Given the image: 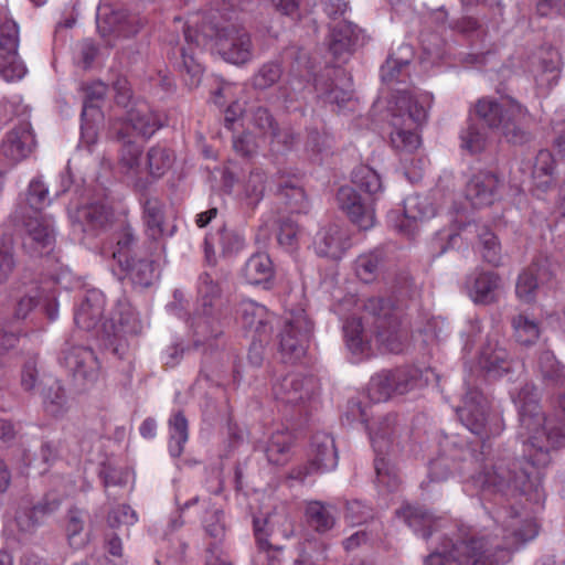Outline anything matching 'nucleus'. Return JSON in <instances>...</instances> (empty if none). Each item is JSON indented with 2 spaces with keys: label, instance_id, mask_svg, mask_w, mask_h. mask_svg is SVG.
Listing matches in <instances>:
<instances>
[{
  "label": "nucleus",
  "instance_id": "nucleus-1",
  "mask_svg": "<svg viewBox=\"0 0 565 565\" xmlns=\"http://www.w3.org/2000/svg\"><path fill=\"white\" fill-rule=\"evenodd\" d=\"M511 395L519 408L518 438L524 447L523 459L490 454L486 439L500 435L503 423L498 415L489 413V402L479 390L468 387L457 409L460 422L482 440L478 471L472 476L475 484L483 492L505 498L537 492L540 468L550 462L551 450L565 444V434L553 427L541 412L534 384L525 383Z\"/></svg>",
  "mask_w": 565,
  "mask_h": 565
},
{
  "label": "nucleus",
  "instance_id": "nucleus-2",
  "mask_svg": "<svg viewBox=\"0 0 565 565\" xmlns=\"http://www.w3.org/2000/svg\"><path fill=\"white\" fill-rule=\"evenodd\" d=\"M500 532L493 536L444 537L424 559V565H501L510 561L513 551L537 535V525L527 514L513 507L495 511Z\"/></svg>",
  "mask_w": 565,
  "mask_h": 565
},
{
  "label": "nucleus",
  "instance_id": "nucleus-3",
  "mask_svg": "<svg viewBox=\"0 0 565 565\" xmlns=\"http://www.w3.org/2000/svg\"><path fill=\"white\" fill-rule=\"evenodd\" d=\"M196 289V306L188 320V326L192 332L193 348H202L204 354L201 375L209 380V374H205L209 364L207 352L213 353L218 349L216 341L223 335L226 300L221 284L209 273L200 275Z\"/></svg>",
  "mask_w": 565,
  "mask_h": 565
},
{
  "label": "nucleus",
  "instance_id": "nucleus-4",
  "mask_svg": "<svg viewBox=\"0 0 565 565\" xmlns=\"http://www.w3.org/2000/svg\"><path fill=\"white\" fill-rule=\"evenodd\" d=\"M355 186H341L337 193L340 209L360 230L367 231L375 225V202L383 194L380 174L369 166H359L352 172Z\"/></svg>",
  "mask_w": 565,
  "mask_h": 565
},
{
  "label": "nucleus",
  "instance_id": "nucleus-5",
  "mask_svg": "<svg viewBox=\"0 0 565 565\" xmlns=\"http://www.w3.org/2000/svg\"><path fill=\"white\" fill-rule=\"evenodd\" d=\"M433 102L429 93L397 92L392 107L391 141L394 148L412 152L420 145L416 128L426 122Z\"/></svg>",
  "mask_w": 565,
  "mask_h": 565
},
{
  "label": "nucleus",
  "instance_id": "nucleus-6",
  "mask_svg": "<svg viewBox=\"0 0 565 565\" xmlns=\"http://www.w3.org/2000/svg\"><path fill=\"white\" fill-rule=\"evenodd\" d=\"M476 111L489 128L500 131L510 143L524 145L532 138L525 127L529 110L511 96L481 98Z\"/></svg>",
  "mask_w": 565,
  "mask_h": 565
},
{
  "label": "nucleus",
  "instance_id": "nucleus-7",
  "mask_svg": "<svg viewBox=\"0 0 565 565\" xmlns=\"http://www.w3.org/2000/svg\"><path fill=\"white\" fill-rule=\"evenodd\" d=\"M104 308V294L98 289H89L75 311L74 322L79 329L102 332L107 339V345L111 352L120 356L124 353L122 333H137L138 326L135 322L130 324L128 320H125L122 312L118 319L114 318L110 322L103 321Z\"/></svg>",
  "mask_w": 565,
  "mask_h": 565
},
{
  "label": "nucleus",
  "instance_id": "nucleus-8",
  "mask_svg": "<svg viewBox=\"0 0 565 565\" xmlns=\"http://www.w3.org/2000/svg\"><path fill=\"white\" fill-rule=\"evenodd\" d=\"M364 311V319L380 345L391 353L402 352L406 340L402 310L391 299L372 297L365 301Z\"/></svg>",
  "mask_w": 565,
  "mask_h": 565
},
{
  "label": "nucleus",
  "instance_id": "nucleus-9",
  "mask_svg": "<svg viewBox=\"0 0 565 565\" xmlns=\"http://www.w3.org/2000/svg\"><path fill=\"white\" fill-rule=\"evenodd\" d=\"M401 426L395 415H386L377 426L371 430L370 438L375 454L374 469L380 484L390 489L397 484V476L390 463L387 456L399 445Z\"/></svg>",
  "mask_w": 565,
  "mask_h": 565
},
{
  "label": "nucleus",
  "instance_id": "nucleus-10",
  "mask_svg": "<svg viewBox=\"0 0 565 565\" xmlns=\"http://www.w3.org/2000/svg\"><path fill=\"white\" fill-rule=\"evenodd\" d=\"M318 391V380L300 373L287 374L273 385V394L278 402L299 408V412L303 413H308L316 402Z\"/></svg>",
  "mask_w": 565,
  "mask_h": 565
},
{
  "label": "nucleus",
  "instance_id": "nucleus-11",
  "mask_svg": "<svg viewBox=\"0 0 565 565\" xmlns=\"http://www.w3.org/2000/svg\"><path fill=\"white\" fill-rule=\"evenodd\" d=\"M311 331L312 323L305 310L299 309L286 316L278 335L279 351L285 362H295L305 355Z\"/></svg>",
  "mask_w": 565,
  "mask_h": 565
},
{
  "label": "nucleus",
  "instance_id": "nucleus-12",
  "mask_svg": "<svg viewBox=\"0 0 565 565\" xmlns=\"http://www.w3.org/2000/svg\"><path fill=\"white\" fill-rule=\"evenodd\" d=\"M19 28L12 19L0 24V76L6 82L22 79L28 70L18 54Z\"/></svg>",
  "mask_w": 565,
  "mask_h": 565
},
{
  "label": "nucleus",
  "instance_id": "nucleus-13",
  "mask_svg": "<svg viewBox=\"0 0 565 565\" xmlns=\"http://www.w3.org/2000/svg\"><path fill=\"white\" fill-rule=\"evenodd\" d=\"M417 382V371L396 369L383 371L374 375L367 386V397L373 403L387 401L393 394H405L412 391Z\"/></svg>",
  "mask_w": 565,
  "mask_h": 565
},
{
  "label": "nucleus",
  "instance_id": "nucleus-14",
  "mask_svg": "<svg viewBox=\"0 0 565 565\" xmlns=\"http://www.w3.org/2000/svg\"><path fill=\"white\" fill-rule=\"evenodd\" d=\"M23 222L22 248L31 257H41L53 250L55 233L47 215L19 217Z\"/></svg>",
  "mask_w": 565,
  "mask_h": 565
},
{
  "label": "nucleus",
  "instance_id": "nucleus-15",
  "mask_svg": "<svg viewBox=\"0 0 565 565\" xmlns=\"http://www.w3.org/2000/svg\"><path fill=\"white\" fill-rule=\"evenodd\" d=\"M215 43L222 57L233 64H244L252 60L253 44L243 28L230 24L216 31Z\"/></svg>",
  "mask_w": 565,
  "mask_h": 565
},
{
  "label": "nucleus",
  "instance_id": "nucleus-16",
  "mask_svg": "<svg viewBox=\"0 0 565 565\" xmlns=\"http://www.w3.org/2000/svg\"><path fill=\"white\" fill-rule=\"evenodd\" d=\"M436 214L428 198L411 195L404 200L403 210L391 211L387 215L390 224L399 233L411 236L415 233L417 222L428 220Z\"/></svg>",
  "mask_w": 565,
  "mask_h": 565
},
{
  "label": "nucleus",
  "instance_id": "nucleus-17",
  "mask_svg": "<svg viewBox=\"0 0 565 565\" xmlns=\"http://www.w3.org/2000/svg\"><path fill=\"white\" fill-rule=\"evenodd\" d=\"M351 79L344 70L339 67L327 68L315 79V89L318 97L326 104L341 108L351 100Z\"/></svg>",
  "mask_w": 565,
  "mask_h": 565
},
{
  "label": "nucleus",
  "instance_id": "nucleus-18",
  "mask_svg": "<svg viewBox=\"0 0 565 565\" xmlns=\"http://www.w3.org/2000/svg\"><path fill=\"white\" fill-rule=\"evenodd\" d=\"M311 462L294 469L290 478L303 481L306 477L316 471H329L338 465V454L334 447V440L324 433H318L311 441Z\"/></svg>",
  "mask_w": 565,
  "mask_h": 565
},
{
  "label": "nucleus",
  "instance_id": "nucleus-19",
  "mask_svg": "<svg viewBox=\"0 0 565 565\" xmlns=\"http://www.w3.org/2000/svg\"><path fill=\"white\" fill-rule=\"evenodd\" d=\"M96 23L103 38L110 35L130 38L141 28V21L136 14L124 10H114L109 6L98 8Z\"/></svg>",
  "mask_w": 565,
  "mask_h": 565
},
{
  "label": "nucleus",
  "instance_id": "nucleus-20",
  "mask_svg": "<svg viewBox=\"0 0 565 565\" xmlns=\"http://www.w3.org/2000/svg\"><path fill=\"white\" fill-rule=\"evenodd\" d=\"M75 380L94 382L98 376L99 362L92 349L83 345H68L60 358Z\"/></svg>",
  "mask_w": 565,
  "mask_h": 565
},
{
  "label": "nucleus",
  "instance_id": "nucleus-21",
  "mask_svg": "<svg viewBox=\"0 0 565 565\" xmlns=\"http://www.w3.org/2000/svg\"><path fill=\"white\" fill-rule=\"evenodd\" d=\"M35 147V138L28 120L12 127L3 138L0 154L12 163L25 159Z\"/></svg>",
  "mask_w": 565,
  "mask_h": 565
},
{
  "label": "nucleus",
  "instance_id": "nucleus-22",
  "mask_svg": "<svg viewBox=\"0 0 565 565\" xmlns=\"http://www.w3.org/2000/svg\"><path fill=\"white\" fill-rule=\"evenodd\" d=\"M561 56L555 49H540L530 60L529 72L536 86L550 89L559 78Z\"/></svg>",
  "mask_w": 565,
  "mask_h": 565
},
{
  "label": "nucleus",
  "instance_id": "nucleus-23",
  "mask_svg": "<svg viewBox=\"0 0 565 565\" xmlns=\"http://www.w3.org/2000/svg\"><path fill=\"white\" fill-rule=\"evenodd\" d=\"M361 30L349 21L334 24L330 31L328 47L339 63L347 62L359 45Z\"/></svg>",
  "mask_w": 565,
  "mask_h": 565
},
{
  "label": "nucleus",
  "instance_id": "nucleus-24",
  "mask_svg": "<svg viewBox=\"0 0 565 565\" xmlns=\"http://www.w3.org/2000/svg\"><path fill=\"white\" fill-rule=\"evenodd\" d=\"M512 359L504 343L497 337H489L479 354V366L490 376L500 377L512 369Z\"/></svg>",
  "mask_w": 565,
  "mask_h": 565
},
{
  "label": "nucleus",
  "instance_id": "nucleus-25",
  "mask_svg": "<svg viewBox=\"0 0 565 565\" xmlns=\"http://www.w3.org/2000/svg\"><path fill=\"white\" fill-rule=\"evenodd\" d=\"M313 247L321 257L340 259L350 247L349 235L340 225H328L316 234Z\"/></svg>",
  "mask_w": 565,
  "mask_h": 565
},
{
  "label": "nucleus",
  "instance_id": "nucleus-26",
  "mask_svg": "<svg viewBox=\"0 0 565 565\" xmlns=\"http://www.w3.org/2000/svg\"><path fill=\"white\" fill-rule=\"evenodd\" d=\"M124 131L131 128L138 135L150 138L161 126L158 116L145 100H137L126 110L122 118Z\"/></svg>",
  "mask_w": 565,
  "mask_h": 565
},
{
  "label": "nucleus",
  "instance_id": "nucleus-27",
  "mask_svg": "<svg viewBox=\"0 0 565 565\" xmlns=\"http://www.w3.org/2000/svg\"><path fill=\"white\" fill-rule=\"evenodd\" d=\"M499 180L495 174L480 171L471 177L465 190L466 199L473 207L492 204L497 198Z\"/></svg>",
  "mask_w": 565,
  "mask_h": 565
},
{
  "label": "nucleus",
  "instance_id": "nucleus-28",
  "mask_svg": "<svg viewBox=\"0 0 565 565\" xmlns=\"http://www.w3.org/2000/svg\"><path fill=\"white\" fill-rule=\"evenodd\" d=\"M520 169L523 173L530 172L534 188L543 193L555 182V160L548 150H540L534 160L523 161Z\"/></svg>",
  "mask_w": 565,
  "mask_h": 565
},
{
  "label": "nucleus",
  "instance_id": "nucleus-29",
  "mask_svg": "<svg viewBox=\"0 0 565 565\" xmlns=\"http://www.w3.org/2000/svg\"><path fill=\"white\" fill-rule=\"evenodd\" d=\"M142 206L146 232L151 239L157 241L173 235L175 225L166 218L164 205L160 200L157 198H146Z\"/></svg>",
  "mask_w": 565,
  "mask_h": 565
},
{
  "label": "nucleus",
  "instance_id": "nucleus-30",
  "mask_svg": "<svg viewBox=\"0 0 565 565\" xmlns=\"http://www.w3.org/2000/svg\"><path fill=\"white\" fill-rule=\"evenodd\" d=\"M396 515L425 540L429 539L440 527L441 519L435 518L417 505L405 504L396 510Z\"/></svg>",
  "mask_w": 565,
  "mask_h": 565
},
{
  "label": "nucleus",
  "instance_id": "nucleus-31",
  "mask_svg": "<svg viewBox=\"0 0 565 565\" xmlns=\"http://www.w3.org/2000/svg\"><path fill=\"white\" fill-rule=\"evenodd\" d=\"M200 502L202 503L201 507L204 510L202 523L205 532L217 543H221L224 540L226 532L224 513L220 508L211 504L210 498L201 500L199 497H194L181 505L180 511L184 512L186 509L196 505Z\"/></svg>",
  "mask_w": 565,
  "mask_h": 565
},
{
  "label": "nucleus",
  "instance_id": "nucleus-32",
  "mask_svg": "<svg viewBox=\"0 0 565 565\" xmlns=\"http://www.w3.org/2000/svg\"><path fill=\"white\" fill-rule=\"evenodd\" d=\"M458 235H463L465 239H470L476 235L481 244V254L483 259L491 265H499L501 260V248L497 236L486 226L476 222L467 223Z\"/></svg>",
  "mask_w": 565,
  "mask_h": 565
},
{
  "label": "nucleus",
  "instance_id": "nucleus-33",
  "mask_svg": "<svg viewBox=\"0 0 565 565\" xmlns=\"http://www.w3.org/2000/svg\"><path fill=\"white\" fill-rule=\"evenodd\" d=\"M467 288L473 302L488 305L497 298L500 277L493 271H480L468 279Z\"/></svg>",
  "mask_w": 565,
  "mask_h": 565
},
{
  "label": "nucleus",
  "instance_id": "nucleus-34",
  "mask_svg": "<svg viewBox=\"0 0 565 565\" xmlns=\"http://www.w3.org/2000/svg\"><path fill=\"white\" fill-rule=\"evenodd\" d=\"M50 203L49 188L41 178H34L29 183L24 202L20 203L15 210V217L41 215L40 212Z\"/></svg>",
  "mask_w": 565,
  "mask_h": 565
},
{
  "label": "nucleus",
  "instance_id": "nucleus-35",
  "mask_svg": "<svg viewBox=\"0 0 565 565\" xmlns=\"http://www.w3.org/2000/svg\"><path fill=\"white\" fill-rule=\"evenodd\" d=\"M238 313L244 327L254 330L258 337H263L270 331L268 327L270 316L263 305L250 299L243 300L238 306Z\"/></svg>",
  "mask_w": 565,
  "mask_h": 565
},
{
  "label": "nucleus",
  "instance_id": "nucleus-36",
  "mask_svg": "<svg viewBox=\"0 0 565 565\" xmlns=\"http://www.w3.org/2000/svg\"><path fill=\"white\" fill-rule=\"evenodd\" d=\"M275 274L274 264L270 257L265 253L252 255L243 268V276L250 285H267Z\"/></svg>",
  "mask_w": 565,
  "mask_h": 565
},
{
  "label": "nucleus",
  "instance_id": "nucleus-37",
  "mask_svg": "<svg viewBox=\"0 0 565 565\" xmlns=\"http://www.w3.org/2000/svg\"><path fill=\"white\" fill-rule=\"evenodd\" d=\"M216 245L220 247L223 256H231L243 249L245 238L238 231L222 226L215 234H211L205 238L206 253Z\"/></svg>",
  "mask_w": 565,
  "mask_h": 565
},
{
  "label": "nucleus",
  "instance_id": "nucleus-38",
  "mask_svg": "<svg viewBox=\"0 0 565 565\" xmlns=\"http://www.w3.org/2000/svg\"><path fill=\"white\" fill-rule=\"evenodd\" d=\"M119 266L136 286L149 287L156 279L153 263L146 258H119Z\"/></svg>",
  "mask_w": 565,
  "mask_h": 565
},
{
  "label": "nucleus",
  "instance_id": "nucleus-39",
  "mask_svg": "<svg viewBox=\"0 0 565 565\" xmlns=\"http://www.w3.org/2000/svg\"><path fill=\"white\" fill-rule=\"evenodd\" d=\"M308 524L318 533L330 531L337 521L335 508L321 501H311L306 507Z\"/></svg>",
  "mask_w": 565,
  "mask_h": 565
},
{
  "label": "nucleus",
  "instance_id": "nucleus-40",
  "mask_svg": "<svg viewBox=\"0 0 565 565\" xmlns=\"http://www.w3.org/2000/svg\"><path fill=\"white\" fill-rule=\"evenodd\" d=\"M384 265V253L381 249H374L369 253L361 254L355 259L354 270L361 281L369 284L380 277Z\"/></svg>",
  "mask_w": 565,
  "mask_h": 565
},
{
  "label": "nucleus",
  "instance_id": "nucleus-41",
  "mask_svg": "<svg viewBox=\"0 0 565 565\" xmlns=\"http://www.w3.org/2000/svg\"><path fill=\"white\" fill-rule=\"evenodd\" d=\"M20 284L25 287V291L15 305L14 317L25 319L40 302V285L29 270L22 273Z\"/></svg>",
  "mask_w": 565,
  "mask_h": 565
},
{
  "label": "nucleus",
  "instance_id": "nucleus-42",
  "mask_svg": "<svg viewBox=\"0 0 565 565\" xmlns=\"http://www.w3.org/2000/svg\"><path fill=\"white\" fill-rule=\"evenodd\" d=\"M277 196L291 213L306 212L308 207L305 191L292 180L280 178L277 181Z\"/></svg>",
  "mask_w": 565,
  "mask_h": 565
},
{
  "label": "nucleus",
  "instance_id": "nucleus-43",
  "mask_svg": "<svg viewBox=\"0 0 565 565\" xmlns=\"http://www.w3.org/2000/svg\"><path fill=\"white\" fill-rule=\"evenodd\" d=\"M58 503L56 498L45 499L39 502L29 511H24L17 516V524L22 532H32L42 522L43 518L53 513Z\"/></svg>",
  "mask_w": 565,
  "mask_h": 565
},
{
  "label": "nucleus",
  "instance_id": "nucleus-44",
  "mask_svg": "<svg viewBox=\"0 0 565 565\" xmlns=\"http://www.w3.org/2000/svg\"><path fill=\"white\" fill-rule=\"evenodd\" d=\"M43 406L53 417L63 416L68 411V399L60 381L53 380L42 393Z\"/></svg>",
  "mask_w": 565,
  "mask_h": 565
},
{
  "label": "nucleus",
  "instance_id": "nucleus-45",
  "mask_svg": "<svg viewBox=\"0 0 565 565\" xmlns=\"http://www.w3.org/2000/svg\"><path fill=\"white\" fill-rule=\"evenodd\" d=\"M493 15L490 21H487L486 13L480 14L479 18L466 15L457 20L452 28L470 38L484 39L490 30H495L499 24L493 26Z\"/></svg>",
  "mask_w": 565,
  "mask_h": 565
},
{
  "label": "nucleus",
  "instance_id": "nucleus-46",
  "mask_svg": "<svg viewBox=\"0 0 565 565\" xmlns=\"http://www.w3.org/2000/svg\"><path fill=\"white\" fill-rule=\"evenodd\" d=\"M78 218L83 222L84 231H97L109 223L111 212L103 203H92L78 211Z\"/></svg>",
  "mask_w": 565,
  "mask_h": 565
},
{
  "label": "nucleus",
  "instance_id": "nucleus-47",
  "mask_svg": "<svg viewBox=\"0 0 565 565\" xmlns=\"http://www.w3.org/2000/svg\"><path fill=\"white\" fill-rule=\"evenodd\" d=\"M511 324L515 341L522 345H532L540 338L541 329L537 321L526 315L519 313L514 316Z\"/></svg>",
  "mask_w": 565,
  "mask_h": 565
},
{
  "label": "nucleus",
  "instance_id": "nucleus-48",
  "mask_svg": "<svg viewBox=\"0 0 565 565\" xmlns=\"http://www.w3.org/2000/svg\"><path fill=\"white\" fill-rule=\"evenodd\" d=\"M543 275L545 273H542L536 266L523 270L515 286L518 298L524 302H532L536 297V290L540 281L543 280Z\"/></svg>",
  "mask_w": 565,
  "mask_h": 565
},
{
  "label": "nucleus",
  "instance_id": "nucleus-49",
  "mask_svg": "<svg viewBox=\"0 0 565 565\" xmlns=\"http://www.w3.org/2000/svg\"><path fill=\"white\" fill-rule=\"evenodd\" d=\"M537 369L543 380L547 383L561 385L565 383V365L561 364L553 352H541Z\"/></svg>",
  "mask_w": 565,
  "mask_h": 565
},
{
  "label": "nucleus",
  "instance_id": "nucleus-50",
  "mask_svg": "<svg viewBox=\"0 0 565 565\" xmlns=\"http://www.w3.org/2000/svg\"><path fill=\"white\" fill-rule=\"evenodd\" d=\"M174 162L173 152L163 146H153L147 153L149 173L154 178L166 174Z\"/></svg>",
  "mask_w": 565,
  "mask_h": 565
},
{
  "label": "nucleus",
  "instance_id": "nucleus-51",
  "mask_svg": "<svg viewBox=\"0 0 565 565\" xmlns=\"http://www.w3.org/2000/svg\"><path fill=\"white\" fill-rule=\"evenodd\" d=\"M169 427V451L173 457H179L183 452L184 444L189 438L188 420L182 412H178L170 418Z\"/></svg>",
  "mask_w": 565,
  "mask_h": 565
},
{
  "label": "nucleus",
  "instance_id": "nucleus-52",
  "mask_svg": "<svg viewBox=\"0 0 565 565\" xmlns=\"http://www.w3.org/2000/svg\"><path fill=\"white\" fill-rule=\"evenodd\" d=\"M290 440L288 433L276 431L273 434L265 449L268 461L274 465H282L287 460Z\"/></svg>",
  "mask_w": 565,
  "mask_h": 565
},
{
  "label": "nucleus",
  "instance_id": "nucleus-53",
  "mask_svg": "<svg viewBox=\"0 0 565 565\" xmlns=\"http://www.w3.org/2000/svg\"><path fill=\"white\" fill-rule=\"evenodd\" d=\"M282 68L276 62L263 64L250 78L253 88L265 90L275 85L281 77Z\"/></svg>",
  "mask_w": 565,
  "mask_h": 565
},
{
  "label": "nucleus",
  "instance_id": "nucleus-54",
  "mask_svg": "<svg viewBox=\"0 0 565 565\" xmlns=\"http://www.w3.org/2000/svg\"><path fill=\"white\" fill-rule=\"evenodd\" d=\"M117 138L122 142L120 149V163L128 170H134L139 166L141 147L132 141L127 131L117 130Z\"/></svg>",
  "mask_w": 565,
  "mask_h": 565
},
{
  "label": "nucleus",
  "instance_id": "nucleus-55",
  "mask_svg": "<svg viewBox=\"0 0 565 565\" xmlns=\"http://www.w3.org/2000/svg\"><path fill=\"white\" fill-rule=\"evenodd\" d=\"M399 51L402 53L401 57L390 56L381 67V77L383 82L391 83L398 79L403 70L408 66L409 58L412 56L411 49L408 46H404L401 47Z\"/></svg>",
  "mask_w": 565,
  "mask_h": 565
},
{
  "label": "nucleus",
  "instance_id": "nucleus-56",
  "mask_svg": "<svg viewBox=\"0 0 565 565\" xmlns=\"http://www.w3.org/2000/svg\"><path fill=\"white\" fill-rule=\"evenodd\" d=\"M344 337L349 350L353 353H363L367 342L364 339L363 326L360 319L352 318L343 327Z\"/></svg>",
  "mask_w": 565,
  "mask_h": 565
},
{
  "label": "nucleus",
  "instance_id": "nucleus-57",
  "mask_svg": "<svg viewBox=\"0 0 565 565\" xmlns=\"http://www.w3.org/2000/svg\"><path fill=\"white\" fill-rule=\"evenodd\" d=\"M455 472H460V467L450 456H439L429 463L428 476L431 481H445Z\"/></svg>",
  "mask_w": 565,
  "mask_h": 565
},
{
  "label": "nucleus",
  "instance_id": "nucleus-58",
  "mask_svg": "<svg viewBox=\"0 0 565 565\" xmlns=\"http://www.w3.org/2000/svg\"><path fill=\"white\" fill-rule=\"evenodd\" d=\"M17 266L14 246L10 238L0 239V285L7 282Z\"/></svg>",
  "mask_w": 565,
  "mask_h": 565
},
{
  "label": "nucleus",
  "instance_id": "nucleus-59",
  "mask_svg": "<svg viewBox=\"0 0 565 565\" xmlns=\"http://www.w3.org/2000/svg\"><path fill=\"white\" fill-rule=\"evenodd\" d=\"M268 524L267 520L260 521L259 519L254 520V531L258 547L267 553L268 565H278L279 555L281 554L280 546H273L267 540V532L265 526Z\"/></svg>",
  "mask_w": 565,
  "mask_h": 565
},
{
  "label": "nucleus",
  "instance_id": "nucleus-60",
  "mask_svg": "<svg viewBox=\"0 0 565 565\" xmlns=\"http://www.w3.org/2000/svg\"><path fill=\"white\" fill-rule=\"evenodd\" d=\"M266 175L260 170H253L244 185L245 196L249 205H256L265 192Z\"/></svg>",
  "mask_w": 565,
  "mask_h": 565
},
{
  "label": "nucleus",
  "instance_id": "nucleus-61",
  "mask_svg": "<svg viewBox=\"0 0 565 565\" xmlns=\"http://www.w3.org/2000/svg\"><path fill=\"white\" fill-rule=\"evenodd\" d=\"M461 147L470 153L480 152L486 146V132L476 124L469 122L460 135Z\"/></svg>",
  "mask_w": 565,
  "mask_h": 565
},
{
  "label": "nucleus",
  "instance_id": "nucleus-62",
  "mask_svg": "<svg viewBox=\"0 0 565 565\" xmlns=\"http://www.w3.org/2000/svg\"><path fill=\"white\" fill-rule=\"evenodd\" d=\"M83 90L84 103L82 118L87 117L88 111L94 110L95 107H97V103L100 102L107 93V86L100 81H95L84 85Z\"/></svg>",
  "mask_w": 565,
  "mask_h": 565
},
{
  "label": "nucleus",
  "instance_id": "nucleus-63",
  "mask_svg": "<svg viewBox=\"0 0 565 565\" xmlns=\"http://www.w3.org/2000/svg\"><path fill=\"white\" fill-rule=\"evenodd\" d=\"M138 521L135 510L127 504H121L109 511L107 523L110 527L131 526Z\"/></svg>",
  "mask_w": 565,
  "mask_h": 565
},
{
  "label": "nucleus",
  "instance_id": "nucleus-64",
  "mask_svg": "<svg viewBox=\"0 0 565 565\" xmlns=\"http://www.w3.org/2000/svg\"><path fill=\"white\" fill-rule=\"evenodd\" d=\"M137 238L134 230L129 225L122 226L117 234L116 250L113 252V257L119 263V258L125 259L131 257L129 253L136 244Z\"/></svg>",
  "mask_w": 565,
  "mask_h": 565
}]
</instances>
